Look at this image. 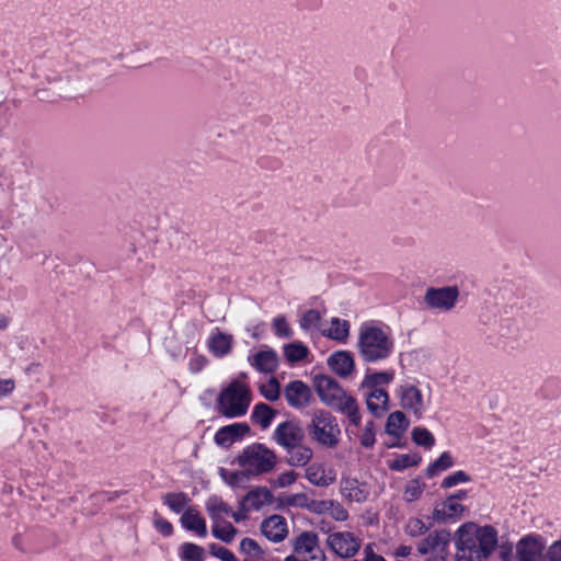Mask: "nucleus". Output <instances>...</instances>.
Returning a JSON list of instances; mask_svg holds the SVG:
<instances>
[{"label": "nucleus", "instance_id": "obj_1", "mask_svg": "<svg viewBox=\"0 0 561 561\" xmlns=\"http://www.w3.org/2000/svg\"><path fill=\"white\" fill-rule=\"evenodd\" d=\"M355 347L364 364L379 365L392 357L396 343L389 328L365 322L358 329Z\"/></svg>", "mask_w": 561, "mask_h": 561}, {"label": "nucleus", "instance_id": "obj_2", "mask_svg": "<svg viewBox=\"0 0 561 561\" xmlns=\"http://www.w3.org/2000/svg\"><path fill=\"white\" fill-rule=\"evenodd\" d=\"M457 535L455 561H483L497 543V531L492 526L467 524L458 529Z\"/></svg>", "mask_w": 561, "mask_h": 561}, {"label": "nucleus", "instance_id": "obj_3", "mask_svg": "<svg viewBox=\"0 0 561 561\" xmlns=\"http://www.w3.org/2000/svg\"><path fill=\"white\" fill-rule=\"evenodd\" d=\"M305 428L298 420L279 423L272 434V440L286 451V462L291 467H304L313 457V450L305 444Z\"/></svg>", "mask_w": 561, "mask_h": 561}, {"label": "nucleus", "instance_id": "obj_4", "mask_svg": "<svg viewBox=\"0 0 561 561\" xmlns=\"http://www.w3.org/2000/svg\"><path fill=\"white\" fill-rule=\"evenodd\" d=\"M313 386L324 404L347 415L353 425H359L362 416L356 399L347 394L334 378L318 375L313 378Z\"/></svg>", "mask_w": 561, "mask_h": 561}, {"label": "nucleus", "instance_id": "obj_5", "mask_svg": "<svg viewBox=\"0 0 561 561\" xmlns=\"http://www.w3.org/2000/svg\"><path fill=\"white\" fill-rule=\"evenodd\" d=\"M251 400L249 386L240 380H233L220 391L216 400V410L228 419L240 417L247 414Z\"/></svg>", "mask_w": 561, "mask_h": 561}, {"label": "nucleus", "instance_id": "obj_6", "mask_svg": "<svg viewBox=\"0 0 561 561\" xmlns=\"http://www.w3.org/2000/svg\"><path fill=\"white\" fill-rule=\"evenodd\" d=\"M306 431L310 438L322 447L335 448L340 443V425L336 417L329 411L316 410Z\"/></svg>", "mask_w": 561, "mask_h": 561}, {"label": "nucleus", "instance_id": "obj_7", "mask_svg": "<svg viewBox=\"0 0 561 561\" xmlns=\"http://www.w3.org/2000/svg\"><path fill=\"white\" fill-rule=\"evenodd\" d=\"M276 462L275 451L261 443L247 446L237 457V463L247 476L268 473L275 468Z\"/></svg>", "mask_w": 561, "mask_h": 561}, {"label": "nucleus", "instance_id": "obj_8", "mask_svg": "<svg viewBox=\"0 0 561 561\" xmlns=\"http://www.w3.org/2000/svg\"><path fill=\"white\" fill-rule=\"evenodd\" d=\"M449 543L450 533L436 530L419 543L417 551L422 556H427L425 561H445Z\"/></svg>", "mask_w": 561, "mask_h": 561}, {"label": "nucleus", "instance_id": "obj_9", "mask_svg": "<svg viewBox=\"0 0 561 561\" xmlns=\"http://www.w3.org/2000/svg\"><path fill=\"white\" fill-rule=\"evenodd\" d=\"M458 297L459 290L457 286L430 287L425 291L424 302L431 309L449 311L455 307Z\"/></svg>", "mask_w": 561, "mask_h": 561}, {"label": "nucleus", "instance_id": "obj_10", "mask_svg": "<svg viewBox=\"0 0 561 561\" xmlns=\"http://www.w3.org/2000/svg\"><path fill=\"white\" fill-rule=\"evenodd\" d=\"M294 552L309 561H324L325 554L319 546V537L313 531H302L293 540Z\"/></svg>", "mask_w": 561, "mask_h": 561}, {"label": "nucleus", "instance_id": "obj_11", "mask_svg": "<svg viewBox=\"0 0 561 561\" xmlns=\"http://www.w3.org/2000/svg\"><path fill=\"white\" fill-rule=\"evenodd\" d=\"M327 543L336 556L344 559L355 556L360 549V540L350 531L331 534Z\"/></svg>", "mask_w": 561, "mask_h": 561}, {"label": "nucleus", "instance_id": "obj_12", "mask_svg": "<svg viewBox=\"0 0 561 561\" xmlns=\"http://www.w3.org/2000/svg\"><path fill=\"white\" fill-rule=\"evenodd\" d=\"M545 540L539 535H527L516 545L518 561H545Z\"/></svg>", "mask_w": 561, "mask_h": 561}, {"label": "nucleus", "instance_id": "obj_13", "mask_svg": "<svg viewBox=\"0 0 561 561\" xmlns=\"http://www.w3.org/2000/svg\"><path fill=\"white\" fill-rule=\"evenodd\" d=\"M284 398L289 407L304 409L310 404L312 392L301 380H293L285 386Z\"/></svg>", "mask_w": 561, "mask_h": 561}, {"label": "nucleus", "instance_id": "obj_14", "mask_svg": "<svg viewBox=\"0 0 561 561\" xmlns=\"http://www.w3.org/2000/svg\"><path fill=\"white\" fill-rule=\"evenodd\" d=\"M399 393L401 408L413 413L417 420L422 419L425 403L421 390L413 385H404Z\"/></svg>", "mask_w": 561, "mask_h": 561}, {"label": "nucleus", "instance_id": "obj_15", "mask_svg": "<svg viewBox=\"0 0 561 561\" xmlns=\"http://www.w3.org/2000/svg\"><path fill=\"white\" fill-rule=\"evenodd\" d=\"M369 493L370 489L365 482H359L355 478H343L341 480V494L350 502L363 503L368 499Z\"/></svg>", "mask_w": 561, "mask_h": 561}, {"label": "nucleus", "instance_id": "obj_16", "mask_svg": "<svg viewBox=\"0 0 561 561\" xmlns=\"http://www.w3.org/2000/svg\"><path fill=\"white\" fill-rule=\"evenodd\" d=\"M261 531L268 540L280 542L288 534L286 519L280 515H272L262 522Z\"/></svg>", "mask_w": 561, "mask_h": 561}, {"label": "nucleus", "instance_id": "obj_17", "mask_svg": "<svg viewBox=\"0 0 561 561\" xmlns=\"http://www.w3.org/2000/svg\"><path fill=\"white\" fill-rule=\"evenodd\" d=\"M328 365L340 377H348L355 369L354 355L350 351H336L328 358Z\"/></svg>", "mask_w": 561, "mask_h": 561}, {"label": "nucleus", "instance_id": "obj_18", "mask_svg": "<svg viewBox=\"0 0 561 561\" xmlns=\"http://www.w3.org/2000/svg\"><path fill=\"white\" fill-rule=\"evenodd\" d=\"M250 432L247 423H233L222 426L215 434V443L219 446H230L237 439L245 436Z\"/></svg>", "mask_w": 561, "mask_h": 561}, {"label": "nucleus", "instance_id": "obj_19", "mask_svg": "<svg viewBox=\"0 0 561 561\" xmlns=\"http://www.w3.org/2000/svg\"><path fill=\"white\" fill-rule=\"evenodd\" d=\"M272 497L271 491L265 486H259L249 491L241 501V510L244 512L257 511Z\"/></svg>", "mask_w": 561, "mask_h": 561}, {"label": "nucleus", "instance_id": "obj_20", "mask_svg": "<svg viewBox=\"0 0 561 561\" xmlns=\"http://www.w3.org/2000/svg\"><path fill=\"white\" fill-rule=\"evenodd\" d=\"M389 394L383 389L369 390L366 394L368 411L376 417H381L388 411Z\"/></svg>", "mask_w": 561, "mask_h": 561}, {"label": "nucleus", "instance_id": "obj_21", "mask_svg": "<svg viewBox=\"0 0 561 561\" xmlns=\"http://www.w3.org/2000/svg\"><path fill=\"white\" fill-rule=\"evenodd\" d=\"M233 337L218 329L210 335L208 340V348L216 357H224L232 350Z\"/></svg>", "mask_w": 561, "mask_h": 561}, {"label": "nucleus", "instance_id": "obj_22", "mask_svg": "<svg viewBox=\"0 0 561 561\" xmlns=\"http://www.w3.org/2000/svg\"><path fill=\"white\" fill-rule=\"evenodd\" d=\"M251 365L261 373H273L278 365L277 355L272 350L260 351L249 357Z\"/></svg>", "mask_w": 561, "mask_h": 561}, {"label": "nucleus", "instance_id": "obj_23", "mask_svg": "<svg viewBox=\"0 0 561 561\" xmlns=\"http://www.w3.org/2000/svg\"><path fill=\"white\" fill-rule=\"evenodd\" d=\"M181 524L185 529L195 531L201 537H205L207 535L205 519L192 507L183 512L181 516Z\"/></svg>", "mask_w": 561, "mask_h": 561}, {"label": "nucleus", "instance_id": "obj_24", "mask_svg": "<svg viewBox=\"0 0 561 561\" xmlns=\"http://www.w3.org/2000/svg\"><path fill=\"white\" fill-rule=\"evenodd\" d=\"M275 416L276 411L266 403L255 404L251 413L252 422L257 424L262 430L270 427Z\"/></svg>", "mask_w": 561, "mask_h": 561}, {"label": "nucleus", "instance_id": "obj_25", "mask_svg": "<svg viewBox=\"0 0 561 561\" xmlns=\"http://www.w3.org/2000/svg\"><path fill=\"white\" fill-rule=\"evenodd\" d=\"M394 378V371L393 370H382V371H375L373 374H367L362 383L360 387L363 389L374 390L379 389L378 386H386L389 385Z\"/></svg>", "mask_w": 561, "mask_h": 561}, {"label": "nucleus", "instance_id": "obj_26", "mask_svg": "<svg viewBox=\"0 0 561 561\" xmlns=\"http://www.w3.org/2000/svg\"><path fill=\"white\" fill-rule=\"evenodd\" d=\"M409 427V421L401 411L392 412L386 423V433L399 438Z\"/></svg>", "mask_w": 561, "mask_h": 561}, {"label": "nucleus", "instance_id": "obj_27", "mask_svg": "<svg viewBox=\"0 0 561 561\" xmlns=\"http://www.w3.org/2000/svg\"><path fill=\"white\" fill-rule=\"evenodd\" d=\"M206 510L215 523H219L225 515L229 516V514H232L231 507L217 495H213L207 500Z\"/></svg>", "mask_w": 561, "mask_h": 561}, {"label": "nucleus", "instance_id": "obj_28", "mask_svg": "<svg viewBox=\"0 0 561 561\" xmlns=\"http://www.w3.org/2000/svg\"><path fill=\"white\" fill-rule=\"evenodd\" d=\"M465 507L461 504L448 496L440 507L435 508L434 518L437 522H445L459 516Z\"/></svg>", "mask_w": 561, "mask_h": 561}, {"label": "nucleus", "instance_id": "obj_29", "mask_svg": "<svg viewBox=\"0 0 561 561\" xmlns=\"http://www.w3.org/2000/svg\"><path fill=\"white\" fill-rule=\"evenodd\" d=\"M328 337L345 343L350 335V322L339 318H332L331 328L324 333Z\"/></svg>", "mask_w": 561, "mask_h": 561}, {"label": "nucleus", "instance_id": "obj_30", "mask_svg": "<svg viewBox=\"0 0 561 561\" xmlns=\"http://www.w3.org/2000/svg\"><path fill=\"white\" fill-rule=\"evenodd\" d=\"M284 355L288 362L297 363L307 358L309 350L301 342H293L284 347Z\"/></svg>", "mask_w": 561, "mask_h": 561}, {"label": "nucleus", "instance_id": "obj_31", "mask_svg": "<svg viewBox=\"0 0 561 561\" xmlns=\"http://www.w3.org/2000/svg\"><path fill=\"white\" fill-rule=\"evenodd\" d=\"M211 533L217 539L226 543H230L233 541L236 535L238 534V529L228 522L222 524L215 523L211 528Z\"/></svg>", "mask_w": 561, "mask_h": 561}, {"label": "nucleus", "instance_id": "obj_32", "mask_svg": "<svg viewBox=\"0 0 561 561\" xmlns=\"http://www.w3.org/2000/svg\"><path fill=\"white\" fill-rule=\"evenodd\" d=\"M188 502L190 497L184 492H170L163 496V503L174 513L183 512Z\"/></svg>", "mask_w": 561, "mask_h": 561}, {"label": "nucleus", "instance_id": "obj_33", "mask_svg": "<svg viewBox=\"0 0 561 561\" xmlns=\"http://www.w3.org/2000/svg\"><path fill=\"white\" fill-rule=\"evenodd\" d=\"M454 466V458L449 451H444L427 469L426 474L434 477L438 471H444Z\"/></svg>", "mask_w": 561, "mask_h": 561}, {"label": "nucleus", "instance_id": "obj_34", "mask_svg": "<svg viewBox=\"0 0 561 561\" xmlns=\"http://www.w3.org/2000/svg\"><path fill=\"white\" fill-rule=\"evenodd\" d=\"M181 558L184 561H204L205 550L195 543L185 542L181 546Z\"/></svg>", "mask_w": 561, "mask_h": 561}, {"label": "nucleus", "instance_id": "obj_35", "mask_svg": "<svg viewBox=\"0 0 561 561\" xmlns=\"http://www.w3.org/2000/svg\"><path fill=\"white\" fill-rule=\"evenodd\" d=\"M306 477L310 483L318 486H328L333 482V479L328 478L320 466H310L306 471Z\"/></svg>", "mask_w": 561, "mask_h": 561}, {"label": "nucleus", "instance_id": "obj_36", "mask_svg": "<svg viewBox=\"0 0 561 561\" xmlns=\"http://www.w3.org/2000/svg\"><path fill=\"white\" fill-rule=\"evenodd\" d=\"M420 461H421V456L417 454H413V455L403 454V455H399L396 459H393L390 462L389 468L392 470H396V471H402L409 467L419 465Z\"/></svg>", "mask_w": 561, "mask_h": 561}, {"label": "nucleus", "instance_id": "obj_37", "mask_svg": "<svg viewBox=\"0 0 561 561\" xmlns=\"http://www.w3.org/2000/svg\"><path fill=\"white\" fill-rule=\"evenodd\" d=\"M240 552L247 558L263 559L264 551L259 543L252 538H243L240 542Z\"/></svg>", "mask_w": 561, "mask_h": 561}, {"label": "nucleus", "instance_id": "obj_38", "mask_svg": "<svg viewBox=\"0 0 561 561\" xmlns=\"http://www.w3.org/2000/svg\"><path fill=\"white\" fill-rule=\"evenodd\" d=\"M320 321V312L316 309H309L302 314L299 324L304 331H311L317 330L319 328Z\"/></svg>", "mask_w": 561, "mask_h": 561}, {"label": "nucleus", "instance_id": "obj_39", "mask_svg": "<svg viewBox=\"0 0 561 561\" xmlns=\"http://www.w3.org/2000/svg\"><path fill=\"white\" fill-rule=\"evenodd\" d=\"M412 440L425 448H431L435 444V438L432 433L425 427H415L412 431Z\"/></svg>", "mask_w": 561, "mask_h": 561}, {"label": "nucleus", "instance_id": "obj_40", "mask_svg": "<svg viewBox=\"0 0 561 561\" xmlns=\"http://www.w3.org/2000/svg\"><path fill=\"white\" fill-rule=\"evenodd\" d=\"M261 394L268 401H276L280 394V385L276 378H271L266 383L260 386Z\"/></svg>", "mask_w": 561, "mask_h": 561}, {"label": "nucleus", "instance_id": "obj_41", "mask_svg": "<svg viewBox=\"0 0 561 561\" xmlns=\"http://www.w3.org/2000/svg\"><path fill=\"white\" fill-rule=\"evenodd\" d=\"M471 481V477L462 470L455 471L454 473L447 476L443 482L442 488L449 489L456 486L459 483H466Z\"/></svg>", "mask_w": 561, "mask_h": 561}, {"label": "nucleus", "instance_id": "obj_42", "mask_svg": "<svg viewBox=\"0 0 561 561\" xmlns=\"http://www.w3.org/2000/svg\"><path fill=\"white\" fill-rule=\"evenodd\" d=\"M273 328L275 334L279 337L289 339L293 335V331L284 316H278L273 320Z\"/></svg>", "mask_w": 561, "mask_h": 561}, {"label": "nucleus", "instance_id": "obj_43", "mask_svg": "<svg viewBox=\"0 0 561 561\" xmlns=\"http://www.w3.org/2000/svg\"><path fill=\"white\" fill-rule=\"evenodd\" d=\"M328 514L337 522H344L348 518V513L343 505L332 500L329 503Z\"/></svg>", "mask_w": 561, "mask_h": 561}, {"label": "nucleus", "instance_id": "obj_44", "mask_svg": "<svg viewBox=\"0 0 561 561\" xmlns=\"http://www.w3.org/2000/svg\"><path fill=\"white\" fill-rule=\"evenodd\" d=\"M310 499L305 493L291 494L285 497L284 503L288 506L307 508L309 507Z\"/></svg>", "mask_w": 561, "mask_h": 561}, {"label": "nucleus", "instance_id": "obj_45", "mask_svg": "<svg viewBox=\"0 0 561 561\" xmlns=\"http://www.w3.org/2000/svg\"><path fill=\"white\" fill-rule=\"evenodd\" d=\"M423 492V489H422V485L421 483L417 481V480H412L408 483V485L405 486V490H404V499L408 501V502H412V501H415L416 499L420 497V495L422 494Z\"/></svg>", "mask_w": 561, "mask_h": 561}, {"label": "nucleus", "instance_id": "obj_46", "mask_svg": "<svg viewBox=\"0 0 561 561\" xmlns=\"http://www.w3.org/2000/svg\"><path fill=\"white\" fill-rule=\"evenodd\" d=\"M209 551L214 557L219 558L221 561H237L236 556L227 548L211 543Z\"/></svg>", "mask_w": 561, "mask_h": 561}, {"label": "nucleus", "instance_id": "obj_47", "mask_svg": "<svg viewBox=\"0 0 561 561\" xmlns=\"http://www.w3.org/2000/svg\"><path fill=\"white\" fill-rule=\"evenodd\" d=\"M426 529L427 528H426L425 524L419 518L409 519V522L405 526L407 534L412 537H416V536L424 534L426 531Z\"/></svg>", "mask_w": 561, "mask_h": 561}, {"label": "nucleus", "instance_id": "obj_48", "mask_svg": "<svg viewBox=\"0 0 561 561\" xmlns=\"http://www.w3.org/2000/svg\"><path fill=\"white\" fill-rule=\"evenodd\" d=\"M545 561H561V540L554 541L545 554Z\"/></svg>", "mask_w": 561, "mask_h": 561}, {"label": "nucleus", "instance_id": "obj_49", "mask_svg": "<svg viewBox=\"0 0 561 561\" xmlns=\"http://www.w3.org/2000/svg\"><path fill=\"white\" fill-rule=\"evenodd\" d=\"M331 500H310L308 511L316 513V514H324L328 513L329 510V503Z\"/></svg>", "mask_w": 561, "mask_h": 561}, {"label": "nucleus", "instance_id": "obj_50", "mask_svg": "<svg viewBox=\"0 0 561 561\" xmlns=\"http://www.w3.org/2000/svg\"><path fill=\"white\" fill-rule=\"evenodd\" d=\"M207 364V358L203 355H196L190 359V370L194 374L199 373Z\"/></svg>", "mask_w": 561, "mask_h": 561}, {"label": "nucleus", "instance_id": "obj_51", "mask_svg": "<svg viewBox=\"0 0 561 561\" xmlns=\"http://www.w3.org/2000/svg\"><path fill=\"white\" fill-rule=\"evenodd\" d=\"M154 526L163 536H170L173 533L172 524L163 517L156 518Z\"/></svg>", "mask_w": 561, "mask_h": 561}, {"label": "nucleus", "instance_id": "obj_52", "mask_svg": "<svg viewBox=\"0 0 561 561\" xmlns=\"http://www.w3.org/2000/svg\"><path fill=\"white\" fill-rule=\"evenodd\" d=\"M297 474L294 471H286L278 476L276 485L285 488L293 484L296 481Z\"/></svg>", "mask_w": 561, "mask_h": 561}, {"label": "nucleus", "instance_id": "obj_53", "mask_svg": "<svg viewBox=\"0 0 561 561\" xmlns=\"http://www.w3.org/2000/svg\"><path fill=\"white\" fill-rule=\"evenodd\" d=\"M362 446L370 448L375 444V431L364 430L359 436Z\"/></svg>", "mask_w": 561, "mask_h": 561}, {"label": "nucleus", "instance_id": "obj_54", "mask_svg": "<svg viewBox=\"0 0 561 561\" xmlns=\"http://www.w3.org/2000/svg\"><path fill=\"white\" fill-rule=\"evenodd\" d=\"M14 387L15 383L13 379H0V397L11 393Z\"/></svg>", "mask_w": 561, "mask_h": 561}, {"label": "nucleus", "instance_id": "obj_55", "mask_svg": "<svg viewBox=\"0 0 561 561\" xmlns=\"http://www.w3.org/2000/svg\"><path fill=\"white\" fill-rule=\"evenodd\" d=\"M500 558L503 560V561H511L512 557H513V547L512 545H502L500 547Z\"/></svg>", "mask_w": 561, "mask_h": 561}, {"label": "nucleus", "instance_id": "obj_56", "mask_svg": "<svg viewBox=\"0 0 561 561\" xmlns=\"http://www.w3.org/2000/svg\"><path fill=\"white\" fill-rule=\"evenodd\" d=\"M244 477H248L247 473H244V471L243 472H237V471L231 472L228 483L233 486L239 485V483L244 479Z\"/></svg>", "mask_w": 561, "mask_h": 561}, {"label": "nucleus", "instance_id": "obj_57", "mask_svg": "<svg viewBox=\"0 0 561 561\" xmlns=\"http://www.w3.org/2000/svg\"><path fill=\"white\" fill-rule=\"evenodd\" d=\"M412 548L410 546L401 545L394 550L397 558H405L411 554Z\"/></svg>", "mask_w": 561, "mask_h": 561}, {"label": "nucleus", "instance_id": "obj_58", "mask_svg": "<svg viewBox=\"0 0 561 561\" xmlns=\"http://www.w3.org/2000/svg\"><path fill=\"white\" fill-rule=\"evenodd\" d=\"M247 513L248 512L242 511L240 507L238 512H232V514H229V516H231L236 523H240L248 517Z\"/></svg>", "mask_w": 561, "mask_h": 561}, {"label": "nucleus", "instance_id": "obj_59", "mask_svg": "<svg viewBox=\"0 0 561 561\" xmlns=\"http://www.w3.org/2000/svg\"><path fill=\"white\" fill-rule=\"evenodd\" d=\"M467 496H468L467 491L460 490V491H457L455 494L450 495L449 497H451L454 501L458 502V501L467 499Z\"/></svg>", "mask_w": 561, "mask_h": 561}, {"label": "nucleus", "instance_id": "obj_60", "mask_svg": "<svg viewBox=\"0 0 561 561\" xmlns=\"http://www.w3.org/2000/svg\"><path fill=\"white\" fill-rule=\"evenodd\" d=\"M9 323L10 319L7 316L0 313V330L7 329Z\"/></svg>", "mask_w": 561, "mask_h": 561}, {"label": "nucleus", "instance_id": "obj_61", "mask_svg": "<svg viewBox=\"0 0 561 561\" xmlns=\"http://www.w3.org/2000/svg\"><path fill=\"white\" fill-rule=\"evenodd\" d=\"M300 557L301 556L298 554L288 556L285 558V561H309V559L306 558L305 560H302Z\"/></svg>", "mask_w": 561, "mask_h": 561}, {"label": "nucleus", "instance_id": "obj_62", "mask_svg": "<svg viewBox=\"0 0 561 561\" xmlns=\"http://www.w3.org/2000/svg\"><path fill=\"white\" fill-rule=\"evenodd\" d=\"M364 430H370V431H374L375 430V424L373 421H368L365 425V428Z\"/></svg>", "mask_w": 561, "mask_h": 561}]
</instances>
